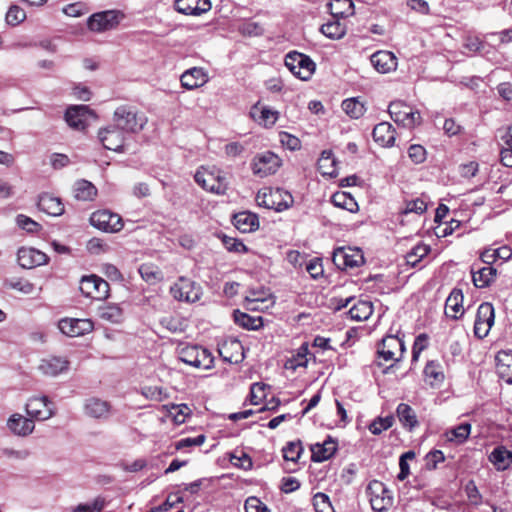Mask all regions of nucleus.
Instances as JSON below:
<instances>
[{
	"label": "nucleus",
	"mask_w": 512,
	"mask_h": 512,
	"mask_svg": "<svg viewBox=\"0 0 512 512\" xmlns=\"http://www.w3.org/2000/svg\"><path fill=\"white\" fill-rule=\"evenodd\" d=\"M194 179L204 190L217 195H224L228 189L226 175L216 167L199 168Z\"/></svg>",
	"instance_id": "1"
},
{
	"label": "nucleus",
	"mask_w": 512,
	"mask_h": 512,
	"mask_svg": "<svg viewBox=\"0 0 512 512\" xmlns=\"http://www.w3.org/2000/svg\"><path fill=\"white\" fill-rule=\"evenodd\" d=\"M113 121L115 126L124 133H137L144 128L147 118L144 114L138 113L134 108L120 106L114 112Z\"/></svg>",
	"instance_id": "2"
},
{
	"label": "nucleus",
	"mask_w": 512,
	"mask_h": 512,
	"mask_svg": "<svg viewBox=\"0 0 512 512\" xmlns=\"http://www.w3.org/2000/svg\"><path fill=\"white\" fill-rule=\"evenodd\" d=\"M125 18L120 10H105L92 14L87 19V27L91 32L103 33L115 29Z\"/></svg>",
	"instance_id": "3"
},
{
	"label": "nucleus",
	"mask_w": 512,
	"mask_h": 512,
	"mask_svg": "<svg viewBox=\"0 0 512 512\" xmlns=\"http://www.w3.org/2000/svg\"><path fill=\"white\" fill-rule=\"evenodd\" d=\"M285 66L297 78L307 81L315 71V63L307 55L291 51L285 57Z\"/></svg>",
	"instance_id": "4"
},
{
	"label": "nucleus",
	"mask_w": 512,
	"mask_h": 512,
	"mask_svg": "<svg viewBox=\"0 0 512 512\" xmlns=\"http://www.w3.org/2000/svg\"><path fill=\"white\" fill-rule=\"evenodd\" d=\"M179 359L197 369H210L214 364L211 352L200 346H187L180 350Z\"/></svg>",
	"instance_id": "5"
},
{
	"label": "nucleus",
	"mask_w": 512,
	"mask_h": 512,
	"mask_svg": "<svg viewBox=\"0 0 512 512\" xmlns=\"http://www.w3.org/2000/svg\"><path fill=\"white\" fill-rule=\"evenodd\" d=\"M260 198L262 201L261 203L258 202V205L277 212L287 210L294 203L291 193L279 188L275 190L267 189L263 192L258 191V199Z\"/></svg>",
	"instance_id": "6"
},
{
	"label": "nucleus",
	"mask_w": 512,
	"mask_h": 512,
	"mask_svg": "<svg viewBox=\"0 0 512 512\" xmlns=\"http://www.w3.org/2000/svg\"><path fill=\"white\" fill-rule=\"evenodd\" d=\"M371 508L375 512H385L393 505V496L384 483L373 480L367 486Z\"/></svg>",
	"instance_id": "7"
},
{
	"label": "nucleus",
	"mask_w": 512,
	"mask_h": 512,
	"mask_svg": "<svg viewBox=\"0 0 512 512\" xmlns=\"http://www.w3.org/2000/svg\"><path fill=\"white\" fill-rule=\"evenodd\" d=\"M404 351L405 345L401 338L394 335H387L378 346V365L382 366L384 364L383 362L388 361H400Z\"/></svg>",
	"instance_id": "8"
},
{
	"label": "nucleus",
	"mask_w": 512,
	"mask_h": 512,
	"mask_svg": "<svg viewBox=\"0 0 512 512\" xmlns=\"http://www.w3.org/2000/svg\"><path fill=\"white\" fill-rule=\"evenodd\" d=\"M388 111L393 121L403 127L413 128L421 122L420 113L417 110H413L403 101L391 102Z\"/></svg>",
	"instance_id": "9"
},
{
	"label": "nucleus",
	"mask_w": 512,
	"mask_h": 512,
	"mask_svg": "<svg viewBox=\"0 0 512 512\" xmlns=\"http://www.w3.org/2000/svg\"><path fill=\"white\" fill-rule=\"evenodd\" d=\"M174 299L195 303L200 300L202 289L200 285L186 277H180L170 288Z\"/></svg>",
	"instance_id": "10"
},
{
	"label": "nucleus",
	"mask_w": 512,
	"mask_h": 512,
	"mask_svg": "<svg viewBox=\"0 0 512 512\" xmlns=\"http://www.w3.org/2000/svg\"><path fill=\"white\" fill-rule=\"evenodd\" d=\"M80 291L85 297L104 300L109 296L110 287L107 281L93 274L82 277Z\"/></svg>",
	"instance_id": "11"
},
{
	"label": "nucleus",
	"mask_w": 512,
	"mask_h": 512,
	"mask_svg": "<svg viewBox=\"0 0 512 512\" xmlns=\"http://www.w3.org/2000/svg\"><path fill=\"white\" fill-rule=\"evenodd\" d=\"M90 223L95 228L108 233H116L123 228L122 218L118 214L108 210H100L92 213Z\"/></svg>",
	"instance_id": "12"
},
{
	"label": "nucleus",
	"mask_w": 512,
	"mask_h": 512,
	"mask_svg": "<svg viewBox=\"0 0 512 512\" xmlns=\"http://www.w3.org/2000/svg\"><path fill=\"white\" fill-rule=\"evenodd\" d=\"M494 307L489 302H484L477 309L474 323V334L479 339L485 338L494 324Z\"/></svg>",
	"instance_id": "13"
},
{
	"label": "nucleus",
	"mask_w": 512,
	"mask_h": 512,
	"mask_svg": "<svg viewBox=\"0 0 512 512\" xmlns=\"http://www.w3.org/2000/svg\"><path fill=\"white\" fill-rule=\"evenodd\" d=\"M25 410L33 421H44L54 415L53 403L46 396L30 398Z\"/></svg>",
	"instance_id": "14"
},
{
	"label": "nucleus",
	"mask_w": 512,
	"mask_h": 512,
	"mask_svg": "<svg viewBox=\"0 0 512 512\" xmlns=\"http://www.w3.org/2000/svg\"><path fill=\"white\" fill-rule=\"evenodd\" d=\"M58 328L68 337H80L92 332L94 323L90 319L64 318L59 321Z\"/></svg>",
	"instance_id": "15"
},
{
	"label": "nucleus",
	"mask_w": 512,
	"mask_h": 512,
	"mask_svg": "<svg viewBox=\"0 0 512 512\" xmlns=\"http://www.w3.org/2000/svg\"><path fill=\"white\" fill-rule=\"evenodd\" d=\"M95 113L86 105H75L67 108L65 120L74 129L83 130L88 125L90 118H95Z\"/></svg>",
	"instance_id": "16"
},
{
	"label": "nucleus",
	"mask_w": 512,
	"mask_h": 512,
	"mask_svg": "<svg viewBox=\"0 0 512 512\" xmlns=\"http://www.w3.org/2000/svg\"><path fill=\"white\" fill-rule=\"evenodd\" d=\"M333 262L340 269L359 267L364 263L360 250L338 248L333 253Z\"/></svg>",
	"instance_id": "17"
},
{
	"label": "nucleus",
	"mask_w": 512,
	"mask_h": 512,
	"mask_svg": "<svg viewBox=\"0 0 512 512\" xmlns=\"http://www.w3.org/2000/svg\"><path fill=\"white\" fill-rule=\"evenodd\" d=\"M98 137L104 148L116 152L122 151L125 140L124 132L115 125L100 129Z\"/></svg>",
	"instance_id": "18"
},
{
	"label": "nucleus",
	"mask_w": 512,
	"mask_h": 512,
	"mask_svg": "<svg viewBox=\"0 0 512 512\" xmlns=\"http://www.w3.org/2000/svg\"><path fill=\"white\" fill-rule=\"evenodd\" d=\"M18 264L25 269H32L48 262V256L31 247H21L17 252Z\"/></svg>",
	"instance_id": "19"
},
{
	"label": "nucleus",
	"mask_w": 512,
	"mask_h": 512,
	"mask_svg": "<svg viewBox=\"0 0 512 512\" xmlns=\"http://www.w3.org/2000/svg\"><path fill=\"white\" fill-rule=\"evenodd\" d=\"M181 85L187 90H194L204 86L209 81L208 73L201 67H192L180 77Z\"/></svg>",
	"instance_id": "20"
},
{
	"label": "nucleus",
	"mask_w": 512,
	"mask_h": 512,
	"mask_svg": "<svg viewBox=\"0 0 512 512\" xmlns=\"http://www.w3.org/2000/svg\"><path fill=\"white\" fill-rule=\"evenodd\" d=\"M84 413L94 419L106 420L111 413V404L105 400L91 397L85 400Z\"/></svg>",
	"instance_id": "21"
},
{
	"label": "nucleus",
	"mask_w": 512,
	"mask_h": 512,
	"mask_svg": "<svg viewBox=\"0 0 512 512\" xmlns=\"http://www.w3.org/2000/svg\"><path fill=\"white\" fill-rule=\"evenodd\" d=\"M174 8L184 15H201L211 9L209 0H175Z\"/></svg>",
	"instance_id": "22"
},
{
	"label": "nucleus",
	"mask_w": 512,
	"mask_h": 512,
	"mask_svg": "<svg viewBox=\"0 0 512 512\" xmlns=\"http://www.w3.org/2000/svg\"><path fill=\"white\" fill-rule=\"evenodd\" d=\"M282 165L281 158L271 151H265L258 156V176H268L276 173Z\"/></svg>",
	"instance_id": "23"
},
{
	"label": "nucleus",
	"mask_w": 512,
	"mask_h": 512,
	"mask_svg": "<svg viewBox=\"0 0 512 512\" xmlns=\"http://www.w3.org/2000/svg\"><path fill=\"white\" fill-rule=\"evenodd\" d=\"M7 427L13 434L25 437L34 431L35 424L32 419L16 413L11 415L8 419Z\"/></svg>",
	"instance_id": "24"
},
{
	"label": "nucleus",
	"mask_w": 512,
	"mask_h": 512,
	"mask_svg": "<svg viewBox=\"0 0 512 512\" xmlns=\"http://www.w3.org/2000/svg\"><path fill=\"white\" fill-rule=\"evenodd\" d=\"M69 368V361L66 358L59 356H50L43 359L39 365V370L51 377L58 376L59 374L67 371Z\"/></svg>",
	"instance_id": "25"
},
{
	"label": "nucleus",
	"mask_w": 512,
	"mask_h": 512,
	"mask_svg": "<svg viewBox=\"0 0 512 512\" xmlns=\"http://www.w3.org/2000/svg\"><path fill=\"white\" fill-rule=\"evenodd\" d=\"M371 63L380 73H388L397 67V58L390 51H378L371 56Z\"/></svg>",
	"instance_id": "26"
},
{
	"label": "nucleus",
	"mask_w": 512,
	"mask_h": 512,
	"mask_svg": "<svg viewBox=\"0 0 512 512\" xmlns=\"http://www.w3.org/2000/svg\"><path fill=\"white\" fill-rule=\"evenodd\" d=\"M220 356L229 363H238L244 358L243 347L238 340L225 341L219 347Z\"/></svg>",
	"instance_id": "27"
},
{
	"label": "nucleus",
	"mask_w": 512,
	"mask_h": 512,
	"mask_svg": "<svg viewBox=\"0 0 512 512\" xmlns=\"http://www.w3.org/2000/svg\"><path fill=\"white\" fill-rule=\"evenodd\" d=\"M373 139L382 147H391L395 142V130L389 122L377 124L372 132Z\"/></svg>",
	"instance_id": "28"
},
{
	"label": "nucleus",
	"mask_w": 512,
	"mask_h": 512,
	"mask_svg": "<svg viewBox=\"0 0 512 512\" xmlns=\"http://www.w3.org/2000/svg\"><path fill=\"white\" fill-rule=\"evenodd\" d=\"M472 281L477 288L488 287L495 279L496 269L492 266L477 267L474 264L471 268Z\"/></svg>",
	"instance_id": "29"
},
{
	"label": "nucleus",
	"mask_w": 512,
	"mask_h": 512,
	"mask_svg": "<svg viewBox=\"0 0 512 512\" xmlns=\"http://www.w3.org/2000/svg\"><path fill=\"white\" fill-rule=\"evenodd\" d=\"M496 371L498 376L508 384H512V354L500 351L496 355Z\"/></svg>",
	"instance_id": "30"
},
{
	"label": "nucleus",
	"mask_w": 512,
	"mask_h": 512,
	"mask_svg": "<svg viewBox=\"0 0 512 512\" xmlns=\"http://www.w3.org/2000/svg\"><path fill=\"white\" fill-rule=\"evenodd\" d=\"M38 208L50 216H60L64 213V205L60 198L50 194H42L38 199Z\"/></svg>",
	"instance_id": "31"
},
{
	"label": "nucleus",
	"mask_w": 512,
	"mask_h": 512,
	"mask_svg": "<svg viewBox=\"0 0 512 512\" xmlns=\"http://www.w3.org/2000/svg\"><path fill=\"white\" fill-rule=\"evenodd\" d=\"M463 294L459 289H453L445 303V314L452 319L463 315Z\"/></svg>",
	"instance_id": "32"
},
{
	"label": "nucleus",
	"mask_w": 512,
	"mask_h": 512,
	"mask_svg": "<svg viewBox=\"0 0 512 512\" xmlns=\"http://www.w3.org/2000/svg\"><path fill=\"white\" fill-rule=\"evenodd\" d=\"M337 450V443L335 440L328 438L323 443H316L312 445V460L314 462H323L331 458Z\"/></svg>",
	"instance_id": "33"
},
{
	"label": "nucleus",
	"mask_w": 512,
	"mask_h": 512,
	"mask_svg": "<svg viewBox=\"0 0 512 512\" xmlns=\"http://www.w3.org/2000/svg\"><path fill=\"white\" fill-rule=\"evenodd\" d=\"M98 316L103 321L119 324L123 321V309L118 304L106 303L98 308Z\"/></svg>",
	"instance_id": "34"
},
{
	"label": "nucleus",
	"mask_w": 512,
	"mask_h": 512,
	"mask_svg": "<svg viewBox=\"0 0 512 512\" xmlns=\"http://www.w3.org/2000/svg\"><path fill=\"white\" fill-rule=\"evenodd\" d=\"M397 417L404 428L413 430L418 425L415 411L406 403H400L396 409Z\"/></svg>",
	"instance_id": "35"
},
{
	"label": "nucleus",
	"mask_w": 512,
	"mask_h": 512,
	"mask_svg": "<svg viewBox=\"0 0 512 512\" xmlns=\"http://www.w3.org/2000/svg\"><path fill=\"white\" fill-rule=\"evenodd\" d=\"M318 170L323 176L336 177L338 175L336 160L329 150H324L318 159Z\"/></svg>",
	"instance_id": "36"
},
{
	"label": "nucleus",
	"mask_w": 512,
	"mask_h": 512,
	"mask_svg": "<svg viewBox=\"0 0 512 512\" xmlns=\"http://www.w3.org/2000/svg\"><path fill=\"white\" fill-rule=\"evenodd\" d=\"M489 460L497 470H505L512 463V452L503 446L496 447L489 455Z\"/></svg>",
	"instance_id": "37"
},
{
	"label": "nucleus",
	"mask_w": 512,
	"mask_h": 512,
	"mask_svg": "<svg viewBox=\"0 0 512 512\" xmlns=\"http://www.w3.org/2000/svg\"><path fill=\"white\" fill-rule=\"evenodd\" d=\"M470 433L471 424L461 423L460 425L447 430L445 432V437L449 442L463 444L469 438Z\"/></svg>",
	"instance_id": "38"
},
{
	"label": "nucleus",
	"mask_w": 512,
	"mask_h": 512,
	"mask_svg": "<svg viewBox=\"0 0 512 512\" xmlns=\"http://www.w3.org/2000/svg\"><path fill=\"white\" fill-rule=\"evenodd\" d=\"M233 224L242 233L252 232L256 224V214L240 212L234 215Z\"/></svg>",
	"instance_id": "39"
},
{
	"label": "nucleus",
	"mask_w": 512,
	"mask_h": 512,
	"mask_svg": "<svg viewBox=\"0 0 512 512\" xmlns=\"http://www.w3.org/2000/svg\"><path fill=\"white\" fill-rule=\"evenodd\" d=\"M97 194L95 186L87 180H79L74 185V196L78 200H92Z\"/></svg>",
	"instance_id": "40"
},
{
	"label": "nucleus",
	"mask_w": 512,
	"mask_h": 512,
	"mask_svg": "<svg viewBox=\"0 0 512 512\" xmlns=\"http://www.w3.org/2000/svg\"><path fill=\"white\" fill-rule=\"evenodd\" d=\"M373 313V306L370 301L360 300L349 309L351 319L356 321L367 320Z\"/></svg>",
	"instance_id": "41"
},
{
	"label": "nucleus",
	"mask_w": 512,
	"mask_h": 512,
	"mask_svg": "<svg viewBox=\"0 0 512 512\" xmlns=\"http://www.w3.org/2000/svg\"><path fill=\"white\" fill-rule=\"evenodd\" d=\"M330 11L334 17L346 18L354 14L352 0H333L330 4Z\"/></svg>",
	"instance_id": "42"
},
{
	"label": "nucleus",
	"mask_w": 512,
	"mask_h": 512,
	"mask_svg": "<svg viewBox=\"0 0 512 512\" xmlns=\"http://www.w3.org/2000/svg\"><path fill=\"white\" fill-rule=\"evenodd\" d=\"M431 248L424 243L415 245L405 256L408 265L415 267L424 257H426Z\"/></svg>",
	"instance_id": "43"
},
{
	"label": "nucleus",
	"mask_w": 512,
	"mask_h": 512,
	"mask_svg": "<svg viewBox=\"0 0 512 512\" xmlns=\"http://www.w3.org/2000/svg\"><path fill=\"white\" fill-rule=\"evenodd\" d=\"M332 202L335 206L343 208L349 212H356L358 204L355 199L347 192H337L332 196Z\"/></svg>",
	"instance_id": "44"
},
{
	"label": "nucleus",
	"mask_w": 512,
	"mask_h": 512,
	"mask_svg": "<svg viewBox=\"0 0 512 512\" xmlns=\"http://www.w3.org/2000/svg\"><path fill=\"white\" fill-rule=\"evenodd\" d=\"M342 109L351 118L358 119L365 113V106L356 98L346 99L342 102Z\"/></svg>",
	"instance_id": "45"
},
{
	"label": "nucleus",
	"mask_w": 512,
	"mask_h": 512,
	"mask_svg": "<svg viewBox=\"0 0 512 512\" xmlns=\"http://www.w3.org/2000/svg\"><path fill=\"white\" fill-rule=\"evenodd\" d=\"M321 32L330 39H340L345 35L346 28L342 23L336 20L323 24Z\"/></svg>",
	"instance_id": "46"
},
{
	"label": "nucleus",
	"mask_w": 512,
	"mask_h": 512,
	"mask_svg": "<svg viewBox=\"0 0 512 512\" xmlns=\"http://www.w3.org/2000/svg\"><path fill=\"white\" fill-rule=\"evenodd\" d=\"M139 273L142 279L149 284H155L161 280V271L152 264H142L139 267Z\"/></svg>",
	"instance_id": "47"
},
{
	"label": "nucleus",
	"mask_w": 512,
	"mask_h": 512,
	"mask_svg": "<svg viewBox=\"0 0 512 512\" xmlns=\"http://www.w3.org/2000/svg\"><path fill=\"white\" fill-rule=\"evenodd\" d=\"M283 457L286 461L296 463L302 452L303 448L300 441H292L286 444L282 449Z\"/></svg>",
	"instance_id": "48"
},
{
	"label": "nucleus",
	"mask_w": 512,
	"mask_h": 512,
	"mask_svg": "<svg viewBox=\"0 0 512 512\" xmlns=\"http://www.w3.org/2000/svg\"><path fill=\"white\" fill-rule=\"evenodd\" d=\"M276 298L269 289H258V311L265 312L274 307Z\"/></svg>",
	"instance_id": "49"
},
{
	"label": "nucleus",
	"mask_w": 512,
	"mask_h": 512,
	"mask_svg": "<svg viewBox=\"0 0 512 512\" xmlns=\"http://www.w3.org/2000/svg\"><path fill=\"white\" fill-rule=\"evenodd\" d=\"M315 512H335L328 495L318 492L313 496Z\"/></svg>",
	"instance_id": "50"
},
{
	"label": "nucleus",
	"mask_w": 512,
	"mask_h": 512,
	"mask_svg": "<svg viewBox=\"0 0 512 512\" xmlns=\"http://www.w3.org/2000/svg\"><path fill=\"white\" fill-rule=\"evenodd\" d=\"M393 422L392 416L378 417L369 425V431L374 435H379L383 431L388 430L393 425Z\"/></svg>",
	"instance_id": "51"
},
{
	"label": "nucleus",
	"mask_w": 512,
	"mask_h": 512,
	"mask_svg": "<svg viewBox=\"0 0 512 512\" xmlns=\"http://www.w3.org/2000/svg\"><path fill=\"white\" fill-rule=\"evenodd\" d=\"M190 413L191 409L186 404L172 405L169 410V415L177 425L184 423Z\"/></svg>",
	"instance_id": "52"
},
{
	"label": "nucleus",
	"mask_w": 512,
	"mask_h": 512,
	"mask_svg": "<svg viewBox=\"0 0 512 512\" xmlns=\"http://www.w3.org/2000/svg\"><path fill=\"white\" fill-rule=\"evenodd\" d=\"M280 113L275 109L263 107L260 112L261 125L265 128H271L279 119Z\"/></svg>",
	"instance_id": "53"
},
{
	"label": "nucleus",
	"mask_w": 512,
	"mask_h": 512,
	"mask_svg": "<svg viewBox=\"0 0 512 512\" xmlns=\"http://www.w3.org/2000/svg\"><path fill=\"white\" fill-rule=\"evenodd\" d=\"M142 395L153 401H163L168 397V394L165 389L160 386H147L142 388Z\"/></svg>",
	"instance_id": "54"
},
{
	"label": "nucleus",
	"mask_w": 512,
	"mask_h": 512,
	"mask_svg": "<svg viewBox=\"0 0 512 512\" xmlns=\"http://www.w3.org/2000/svg\"><path fill=\"white\" fill-rule=\"evenodd\" d=\"M25 18V11L17 5H12L6 14V22L12 26L20 24L25 20Z\"/></svg>",
	"instance_id": "55"
},
{
	"label": "nucleus",
	"mask_w": 512,
	"mask_h": 512,
	"mask_svg": "<svg viewBox=\"0 0 512 512\" xmlns=\"http://www.w3.org/2000/svg\"><path fill=\"white\" fill-rule=\"evenodd\" d=\"M16 223L21 229L28 233H37L41 229V225L39 223L23 214L17 215Z\"/></svg>",
	"instance_id": "56"
},
{
	"label": "nucleus",
	"mask_w": 512,
	"mask_h": 512,
	"mask_svg": "<svg viewBox=\"0 0 512 512\" xmlns=\"http://www.w3.org/2000/svg\"><path fill=\"white\" fill-rule=\"evenodd\" d=\"M424 374L426 378L433 380L434 382H442L444 379V374L440 365L434 361L427 363L424 368Z\"/></svg>",
	"instance_id": "57"
},
{
	"label": "nucleus",
	"mask_w": 512,
	"mask_h": 512,
	"mask_svg": "<svg viewBox=\"0 0 512 512\" xmlns=\"http://www.w3.org/2000/svg\"><path fill=\"white\" fill-rule=\"evenodd\" d=\"M234 321L241 327L248 330H256V319L251 317L250 315L241 312L239 310H235L233 313Z\"/></svg>",
	"instance_id": "58"
},
{
	"label": "nucleus",
	"mask_w": 512,
	"mask_h": 512,
	"mask_svg": "<svg viewBox=\"0 0 512 512\" xmlns=\"http://www.w3.org/2000/svg\"><path fill=\"white\" fill-rule=\"evenodd\" d=\"M426 209H427V204L425 203V201L417 198L415 200H411L406 203L403 213L404 214H408V213L422 214L426 211Z\"/></svg>",
	"instance_id": "59"
},
{
	"label": "nucleus",
	"mask_w": 512,
	"mask_h": 512,
	"mask_svg": "<svg viewBox=\"0 0 512 512\" xmlns=\"http://www.w3.org/2000/svg\"><path fill=\"white\" fill-rule=\"evenodd\" d=\"M425 460H426V467L429 470H433V469L437 468V465L439 463L444 462L445 456H444L442 451H440V450H433V451H430L426 455Z\"/></svg>",
	"instance_id": "60"
},
{
	"label": "nucleus",
	"mask_w": 512,
	"mask_h": 512,
	"mask_svg": "<svg viewBox=\"0 0 512 512\" xmlns=\"http://www.w3.org/2000/svg\"><path fill=\"white\" fill-rule=\"evenodd\" d=\"M104 507L103 500L97 498L92 503L79 504L73 512H100Z\"/></svg>",
	"instance_id": "61"
},
{
	"label": "nucleus",
	"mask_w": 512,
	"mask_h": 512,
	"mask_svg": "<svg viewBox=\"0 0 512 512\" xmlns=\"http://www.w3.org/2000/svg\"><path fill=\"white\" fill-rule=\"evenodd\" d=\"M279 136L281 144L287 147L289 150L295 151L300 149L301 142L296 136H293L287 132H281Z\"/></svg>",
	"instance_id": "62"
},
{
	"label": "nucleus",
	"mask_w": 512,
	"mask_h": 512,
	"mask_svg": "<svg viewBox=\"0 0 512 512\" xmlns=\"http://www.w3.org/2000/svg\"><path fill=\"white\" fill-rule=\"evenodd\" d=\"M221 240H222L223 245L225 246V248L228 251H233V252L246 251L245 245L233 237H229L227 235H222Z\"/></svg>",
	"instance_id": "63"
},
{
	"label": "nucleus",
	"mask_w": 512,
	"mask_h": 512,
	"mask_svg": "<svg viewBox=\"0 0 512 512\" xmlns=\"http://www.w3.org/2000/svg\"><path fill=\"white\" fill-rule=\"evenodd\" d=\"M409 158L416 164L422 163L426 159V150L421 145H411L408 149Z\"/></svg>",
	"instance_id": "64"
}]
</instances>
